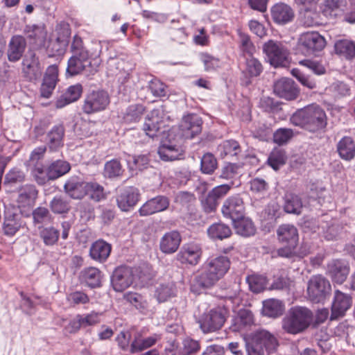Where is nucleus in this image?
<instances>
[{"label": "nucleus", "instance_id": "603ef678", "mask_svg": "<svg viewBox=\"0 0 355 355\" xmlns=\"http://www.w3.org/2000/svg\"><path fill=\"white\" fill-rule=\"evenodd\" d=\"M21 223L18 217L15 214H7L5 217L3 230L6 236H14L20 229Z\"/></svg>", "mask_w": 355, "mask_h": 355}, {"label": "nucleus", "instance_id": "49530a36", "mask_svg": "<svg viewBox=\"0 0 355 355\" xmlns=\"http://www.w3.org/2000/svg\"><path fill=\"white\" fill-rule=\"evenodd\" d=\"M71 169L70 164L64 160L53 162L48 167V175L51 180H55L67 173Z\"/></svg>", "mask_w": 355, "mask_h": 355}, {"label": "nucleus", "instance_id": "c03bdc74", "mask_svg": "<svg viewBox=\"0 0 355 355\" xmlns=\"http://www.w3.org/2000/svg\"><path fill=\"white\" fill-rule=\"evenodd\" d=\"M314 8L304 9V11L301 12L300 22L304 26L313 27L322 24L320 14Z\"/></svg>", "mask_w": 355, "mask_h": 355}, {"label": "nucleus", "instance_id": "6ab92c4d", "mask_svg": "<svg viewBox=\"0 0 355 355\" xmlns=\"http://www.w3.org/2000/svg\"><path fill=\"white\" fill-rule=\"evenodd\" d=\"M170 205V200L165 196H157L147 200L139 209V215L147 216L153 214L166 210Z\"/></svg>", "mask_w": 355, "mask_h": 355}, {"label": "nucleus", "instance_id": "6e6d98bb", "mask_svg": "<svg viewBox=\"0 0 355 355\" xmlns=\"http://www.w3.org/2000/svg\"><path fill=\"white\" fill-rule=\"evenodd\" d=\"M246 281L249 285L250 291L258 293L263 291L267 284L266 277L260 275H249L246 278Z\"/></svg>", "mask_w": 355, "mask_h": 355}, {"label": "nucleus", "instance_id": "9b49d317", "mask_svg": "<svg viewBox=\"0 0 355 355\" xmlns=\"http://www.w3.org/2000/svg\"><path fill=\"white\" fill-rule=\"evenodd\" d=\"M134 275L131 268L119 266L116 268L111 277V284L116 292H123L133 282Z\"/></svg>", "mask_w": 355, "mask_h": 355}, {"label": "nucleus", "instance_id": "6e6552de", "mask_svg": "<svg viewBox=\"0 0 355 355\" xmlns=\"http://www.w3.org/2000/svg\"><path fill=\"white\" fill-rule=\"evenodd\" d=\"M331 290L329 282L321 275L312 276L308 282L307 294L309 300L314 303L324 300Z\"/></svg>", "mask_w": 355, "mask_h": 355}, {"label": "nucleus", "instance_id": "39448f33", "mask_svg": "<svg viewBox=\"0 0 355 355\" xmlns=\"http://www.w3.org/2000/svg\"><path fill=\"white\" fill-rule=\"evenodd\" d=\"M110 103L107 92L103 89L92 90L86 94L82 110L86 114H92L106 110Z\"/></svg>", "mask_w": 355, "mask_h": 355}, {"label": "nucleus", "instance_id": "ddd939ff", "mask_svg": "<svg viewBox=\"0 0 355 355\" xmlns=\"http://www.w3.org/2000/svg\"><path fill=\"white\" fill-rule=\"evenodd\" d=\"M221 210L223 216L232 221L242 218L245 210L243 199L239 195L229 197L224 201Z\"/></svg>", "mask_w": 355, "mask_h": 355}, {"label": "nucleus", "instance_id": "5fc2aeb1", "mask_svg": "<svg viewBox=\"0 0 355 355\" xmlns=\"http://www.w3.org/2000/svg\"><path fill=\"white\" fill-rule=\"evenodd\" d=\"M124 299L141 313H146L148 311V302L144 300L141 295L129 292L124 295Z\"/></svg>", "mask_w": 355, "mask_h": 355}, {"label": "nucleus", "instance_id": "4be33fe9", "mask_svg": "<svg viewBox=\"0 0 355 355\" xmlns=\"http://www.w3.org/2000/svg\"><path fill=\"white\" fill-rule=\"evenodd\" d=\"M24 33L31 44L42 46L45 44L47 31L44 24H28L24 28Z\"/></svg>", "mask_w": 355, "mask_h": 355}, {"label": "nucleus", "instance_id": "f3484780", "mask_svg": "<svg viewBox=\"0 0 355 355\" xmlns=\"http://www.w3.org/2000/svg\"><path fill=\"white\" fill-rule=\"evenodd\" d=\"M103 42L102 41L94 42V44L98 47V49H95L94 51H90L85 46L82 37L78 35H75L73 37L70 49L72 53V55L80 57L83 60L84 58L92 59L100 56L101 53V44Z\"/></svg>", "mask_w": 355, "mask_h": 355}, {"label": "nucleus", "instance_id": "c85d7f7f", "mask_svg": "<svg viewBox=\"0 0 355 355\" xmlns=\"http://www.w3.org/2000/svg\"><path fill=\"white\" fill-rule=\"evenodd\" d=\"M102 272L96 267H88L83 269L79 275L80 282L90 288H98L101 286Z\"/></svg>", "mask_w": 355, "mask_h": 355}, {"label": "nucleus", "instance_id": "9d476101", "mask_svg": "<svg viewBox=\"0 0 355 355\" xmlns=\"http://www.w3.org/2000/svg\"><path fill=\"white\" fill-rule=\"evenodd\" d=\"M202 121L195 114L184 116L179 126L180 139H192L202 130Z\"/></svg>", "mask_w": 355, "mask_h": 355}, {"label": "nucleus", "instance_id": "b1692460", "mask_svg": "<svg viewBox=\"0 0 355 355\" xmlns=\"http://www.w3.org/2000/svg\"><path fill=\"white\" fill-rule=\"evenodd\" d=\"M22 71L25 76L30 80H37L42 73L39 59L34 53L26 55L22 62Z\"/></svg>", "mask_w": 355, "mask_h": 355}, {"label": "nucleus", "instance_id": "09e8293b", "mask_svg": "<svg viewBox=\"0 0 355 355\" xmlns=\"http://www.w3.org/2000/svg\"><path fill=\"white\" fill-rule=\"evenodd\" d=\"M123 171L120 161L117 159H112L105 162L103 176L108 179H114L121 177Z\"/></svg>", "mask_w": 355, "mask_h": 355}, {"label": "nucleus", "instance_id": "f03ea898", "mask_svg": "<svg viewBox=\"0 0 355 355\" xmlns=\"http://www.w3.org/2000/svg\"><path fill=\"white\" fill-rule=\"evenodd\" d=\"M291 122L309 132H315L327 125L324 110L318 105H310L297 110L291 117Z\"/></svg>", "mask_w": 355, "mask_h": 355}, {"label": "nucleus", "instance_id": "69168bd1", "mask_svg": "<svg viewBox=\"0 0 355 355\" xmlns=\"http://www.w3.org/2000/svg\"><path fill=\"white\" fill-rule=\"evenodd\" d=\"M245 70L250 76L257 77L262 72L263 67L259 60L250 56L249 58H246Z\"/></svg>", "mask_w": 355, "mask_h": 355}, {"label": "nucleus", "instance_id": "a18cd8bd", "mask_svg": "<svg viewBox=\"0 0 355 355\" xmlns=\"http://www.w3.org/2000/svg\"><path fill=\"white\" fill-rule=\"evenodd\" d=\"M336 53L347 60L355 58V44L349 40H339L335 44Z\"/></svg>", "mask_w": 355, "mask_h": 355}, {"label": "nucleus", "instance_id": "1a4fd4ad", "mask_svg": "<svg viewBox=\"0 0 355 355\" xmlns=\"http://www.w3.org/2000/svg\"><path fill=\"white\" fill-rule=\"evenodd\" d=\"M175 130H172L168 135L169 139L163 142L158 148V154L163 161H173L179 159L183 155L184 149L181 145V139L174 137Z\"/></svg>", "mask_w": 355, "mask_h": 355}, {"label": "nucleus", "instance_id": "338daca9", "mask_svg": "<svg viewBox=\"0 0 355 355\" xmlns=\"http://www.w3.org/2000/svg\"><path fill=\"white\" fill-rule=\"evenodd\" d=\"M200 349V345L198 340L187 338L182 341L181 349L182 355H195L199 352Z\"/></svg>", "mask_w": 355, "mask_h": 355}, {"label": "nucleus", "instance_id": "7c9ffc66", "mask_svg": "<svg viewBox=\"0 0 355 355\" xmlns=\"http://www.w3.org/2000/svg\"><path fill=\"white\" fill-rule=\"evenodd\" d=\"M83 92L81 85L76 84L69 86L66 91L55 101L57 108H62L64 106L73 103L79 99Z\"/></svg>", "mask_w": 355, "mask_h": 355}, {"label": "nucleus", "instance_id": "72a5a7b5", "mask_svg": "<svg viewBox=\"0 0 355 355\" xmlns=\"http://www.w3.org/2000/svg\"><path fill=\"white\" fill-rule=\"evenodd\" d=\"M70 35V29L68 25L64 26L62 28V35H59L55 41L51 42L49 46V51L52 53L51 55H62L66 46L69 43L68 38Z\"/></svg>", "mask_w": 355, "mask_h": 355}, {"label": "nucleus", "instance_id": "0e129e2a", "mask_svg": "<svg viewBox=\"0 0 355 355\" xmlns=\"http://www.w3.org/2000/svg\"><path fill=\"white\" fill-rule=\"evenodd\" d=\"M148 89L155 97H165L167 96V86L157 78H153L149 82Z\"/></svg>", "mask_w": 355, "mask_h": 355}, {"label": "nucleus", "instance_id": "e2e57ef3", "mask_svg": "<svg viewBox=\"0 0 355 355\" xmlns=\"http://www.w3.org/2000/svg\"><path fill=\"white\" fill-rule=\"evenodd\" d=\"M35 224L49 223L52 220V216L49 209L44 207H38L32 212Z\"/></svg>", "mask_w": 355, "mask_h": 355}, {"label": "nucleus", "instance_id": "680f3d73", "mask_svg": "<svg viewBox=\"0 0 355 355\" xmlns=\"http://www.w3.org/2000/svg\"><path fill=\"white\" fill-rule=\"evenodd\" d=\"M217 168V161L214 155L206 153L201 158L200 169L203 173L211 174Z\"/></svg>", "mask_w": 355, "mask_h": 355}, {"label": "nucleus", "instance_id": "bb28decb", "mask_svg": "<svg viewBox=\"0 0 355 355\" xmlns=\"http://www.w3.org/2000/svg\"><path fill=\"white\" fill-rule=\"evenodd\" d=\"M181 241V236L178 231L166 232L160 239L159 249L164 254H173L178 250Z\"/></svg>", "mask_w": 355, "mask_h": 355}, {"label": "nucleus", "instance_id": "f704fd0d", "mask_svg": "<svg viewBox=\"0 0 355 355\" xmlns=\"http://www.w3.org/2000/svg\"><path fill=\"white\" fill-rule=\"evenodd\" d=\"M177 288L173 282L159 283L155 288L154 297L158 302H165L176 295Z\"/></svg>", "mask_w": 355, "mask_h": 355}, {"label": "nucleus", "instance_id": "dca6fc26", "mask_svg": "<svg viewBox=\"0 0 355 355\" xmlns=\"http://www.w3.org/2000/svg\"><path fill=\"white\" fill-rule=\"evenodd\" d=\"M38 191L33 184H26L18 189V196L16 200L20 209H31L37 198Z\"/></svg>", "mask_w": 355, "mask_h": 355}, {"label": "nucleus", "instance_id": "f8f14e48", "mask_svg": "<svg viewBox=\"0 0 355 355\" xmlns=\"http://www.w3.org/2000/svg\"><path fill=\"white\" fill-rule=\"evenodd\" d=\"M140 193L137 188L125 187L119 190L116 196V203L123 211H128L139 202Z\"/></svg>", "mask_w": 355, "mask_h": 355}, {"label": "nucleus", "instance_id": "a211bd4d", "mask_svg": "<svg viewBox=\"0 0 355 355\" xmlns=\"http://www.w3.org/2000/svg\"><path fill=\"white\" fill-rule=\"evenodd\" d=\"M273 89L276 95L288 101L295 99L299 94V90L295 82L288 78H282L277 80Z\"/></svg>", "mask_w": 355, "mask_h": 355}, {"label": "nucleus", "instance_id": "774afa93", "mask_svg": "<svg viewBox=\"0 0 355 355\" xmlns=\"http://www.w3.org/2000/svg\"><path fill=\"white\" fill-rule=\"evenodd\" d=\"M32 175L36 182L40 185H44L48 180H51L48 175V169L45 172L44 165L42 164H35L32 170Z\"/></svg>", "mask_w": 355, "mask_h": 355}, {"label": "nucleus", "instance_id": "423d86ee", "mask_svg": "<svg viewBox=\"0 0 355 355\" xmlns=\"http://www.w3.org/2000/svg\"><path fill=\"white\" fill-rule=\"evenodd\" d=\"M263 51L273 67H286L288 64L289 51L281 42L270 40L263 44Z\"/></svg>", "mask_w": 355, "mask_h": 355}, {"label": "nucleus", "instance_id": "864d4df0", "mask_svg": "<svg viewBox=\"0 0 355 355\" xmlns=\"http://www.w3.org/2000/svg\"><path fill=\"white\" fill-rule=\"evenodd\" d=\"M49 207L56 214H67L71 208L69 201L61 196H55L50 202Z\"/></svg>", "mask_w": 355, "mask_h": 355}, {"label": "nucleus", "instance_id": "79ce46f5", "mask_svg": "<svg viewBox=\"0 0 355 355\" xmlns=\"http://www.w3.org/2000/svg\"><path fill=\"white\" fill-rule=\"evenodd\" d=\"M91 64L90 59L72 55L68 60L67 73L70 76L79 74Z\"/></svg>", "mask_w": 355, "mask_h": 355}, {"label": "nucleus", "instance_id": "4468645a", "mask_svg": "<svg viewBox=\"0 0 355 355\" xmlns=\"http://www.w3.org/2000/svg\"><path fill=\"white\" fill-rule=\"evenodd\" d=\"M164 125L163 110L154 109L146 117L143 129L149 137L153 138Z\"/></svg>", "mask_w": 355, "mask_h": 355}, {"label": "nucleus", "instance_id": "cd10ccee", "mask_svg": "<svg viewBox=\"0 0 355 355\" xmlns=\"http://www.w3.org/2000/svg\"><path fill=\"white\" fill-rule=\"evenodd\" d=\"M279 241L285 245H297L299 240L297 228L289 224L280 225L277 230Z\"/></svg>", "mask_w": 355, "mask_h": 355}, {"label": "nucleus", "instance_id": "c756f323", "mask_svg": "<svg viewBox=\"0 0 355 355\" xmlns=\"http://www.w3.org/2000/svg\"><path fill=\"white\" fill-rule=\"evenodd\" d=\"M273 21L278 24H285L294 17L293 9L285 3H277L271 9Z\"/></svg>", "mask_w": 355, "mask_h": 355}, {"label": "nucleus", "instance_id": "412c9836", "mask_svg": "<svg viewBox=\"0 0 355 355\" xmlns=\"http://www.w3.org/2000/svg\"><path fill=\"white\" fill-rule=\"evenodd\" d=\"M58 77V68L56 64L50 65L46 70L40 87L41 96L49 98L55 88Z\"/></svg>", "mask_w": 355, "mask_h": 355}, {"label": "nucleus", "instance_id": "a878e982", "mask_svg": "<svg viewBox=\"0 0 355 355\" xmlns=\"http://www.w3.org/2000/svg\"><path fill=\"white\" fill-rule=\"evenodd\" d=\"M328 272L334 282L343 284L349 275V266L345 261L333 260L328 264Z\"/></svg>", "mask_w": 355, "mask_h": 355}, {"label": "nucleus", "instance_id": "20e7f679", "mask_svg": "<svg viewBox=\"0 0 355 355\" xmlns=\"http://www.w3.org/2000/svg\"><path fill=\"white\" fill-rule=\"evenodd\" d=\"M229 311L224 306H217L204 313L198 320L204 333L216 331L224 325Z\"/></svg>", "mask_w": 355, "mask_h": 355}, {"label": "nucleus", "instance_id": "f257e3e1", "mask_svg": "<svg viewBox=\"0 0 355 355\" xmlns=\"http://www.w3.org/2000/svg\"><path fill=\"white\" fill-rule=\"evenodd\" d=\"M230 260L225 255L211 257L201 266L195 275L191 291L199 293L203 289L214 286L227 274L230 268Z\"/></svg>", "mask_w": 355, "mask_h": 355}, {"label": "nucleus", "instance_id": "052dcab7", "mask_svg": "<svg viewBox=\"0 0 355 355\" xmlns=\"http://www.w3.org/2000/svg\"><path fill=\"white\" fill-rule=\"evenodd\" d=\"M24 180V173L17 168H12L6 174L3 184L8 187H12L16 184L23 182Z\"/></svg>", "mask_w": 355, "mask_h": 355}, {"label": "nucleus", "instance_id": "ea45409f", "mask_svg": "<svg viewBox=\"0 0 355 355\" xmlns=\"http://www.w3.org/2000/svg\"><path fill=\"white\" fill-rule=\"evenodd\" d=\"M284 305L282 301L275 299H268L263 302L262 313L270 318H277L282 315Z\"/></svg>", "mask_w": 355, "mask_h": 355}, {"label": "nucleus", "instance_id": "aec40b11", "mask_svg": "<svg viewBox=\"0 0 355 355\" xmlns=\"http://www.w3.org/2000/svg\"><path fill=\"white\" fill-rule=\"evenodd\" d=\"M202 254L201 247L198 244L184 245L177 254V260L182 263L196 266Z\"/></svg>", "mask_w": 355, "mask_h": 355}, {"label": "nucleus", "instance_id": "2f4dec72", "mask_svg": "<svg viewBox=\"0 0 355 355\" xmlns=\"http://www.w3.org/2000/svg\"><path fill=\"white\" fill-rule=\"evenodd\" d=\"M111 250L110 244L103 240H98L91 245L89 255L93 260L102 263L107 260Z\"/></svg>", "mask_w": 355, "mask_h": 355}, {"label": "nucleus", "instance_id": "c9c22d12", "mask_svg": "<svg viewBox=\"0 0 355 355\" xmlns=\"http://www.w3.org/2000/svg\"><path fill=\"white\" fill-rule=\"evenodd\" d=\"M64 135V128L63 125H54L47 135V145L52 151L58 150L63 146V138Z\"/></svg>", "mask_w": 355, "mask_h": 355}, {"label": "nucleus", "instance_id": "a19ab883", "mask_svg": "<svg viewBox=\"0 0 355 355\" xmlns=\"http://www.w3.org/2000/svg\"><path fill=\"white\" fill-rule=\"evenodd\" d=\"M233 222L236 232L243 236L248 237L254 234L255 226L252 220L242 216Z\"/></svg>", "mask_w": 355, "mask_h": 355}, {"label": "nucleus", "instance_id": "3c124183", "mask_svg": "<svg viewBox=\"0 0 355 355\" xmlns=\"http://www.w3.org/2000/svg\"><path fill=\"white\" fill-rule=\"evenodd\" d=\"M86 196L95 202H100L106 198L104 187L96 182H87Z\"/></svg>", "mask_w": 355, "mask_h": 355}, {"label": "nucleus", "instance_id": "393cba45", "mask_svg": "<svg viewBox=\"0 0 355 355\" xmlns=\"http://www.w3.org/2000/svg\"><path fill=\"white\" fill-rule=\"evenodd\" d=\"M26 48V39L21 35H14L11 37L7 51L8 59L10 62L19 61L23 56Z\"/></svg>", "mask_w": 355, "mask_h": 355}, {"label": "nucleus", "instance_id": "4d7b16f0", "mask_svg": "<svg viewBox=\"0 0 355 355\" xmlns=\"http://www.w3.org/2000/svg\"><path fill=\"white\" fill-rule=\"evenodd\" d=\"M286 155L284 150L275 149L272 150L268 158V164L275 171H277L281 166L285 164Z\"/></svg>", "mask_w": 355, "mask_h": 355}, {"label": "nucleus", "instance_id": "473e14b6", "mask_svg": "<svg viewBox=\"0 0 355 355\" xmlns=\"http://www.w3.org/2000/svg\"><path fill=\"white\" fill-rule=\"evenodd\" d=\"M252 340L269 352L275 350L278 345L275 336L264 329L256 331Z\"/></svg>", "mask_w": 355, "mask_h": 355}, {"label": "nucleus", "instance_id": "8fccbe9b", "mask_svg": "<svg viewBox=\"0 0 355 355\" xmlns=\"http://www.w3.org/2000/svg\"><path fill=\"white\" fill-rule=\"evenodd\" d=\"M39 234L45 245L52 246L58 242L60 231L53 226L42 227L40 228Z\"/></svg>", "mask_w": 355, "mask_h": 355}, {"label": "nucleus", "instance_id": "bf43d9fd", "mask_svg": "<svg viewBox=\"0 0 355 355\" xmlns=\"http://www.w3.org/2000/svg\"><path fill=\"white\" fill-rule=\"evenodd\" d=\"M144 110V107L142 105H131L126 110L124 119L128 123L137 122L141 118Z\"/></svg>", "mask_w": 355, "mask_h": 355}, {"label": "nucleus", "instance_id": "0eeeda50", "mask_svg": "<svg viewBox=\"0 0 355 355\" xmlns=\"http://www.w3.org/2000/svg\"><path fill=\"white\" fill-rule=\"evenodd\" d=\"M325 44L324 38L318 32H306L298 39L297 49L303 55L310 56L321 51Z\"/></svg>", "mask_w": 355, "mask_h": 355}, {"label": "nucleus", "instance_id": "5701e85b", "mask_svg": "<svg viewBox=\"0 0 355 355\" xmlns=\"http://www.w3.org/2000/svg\"><path fill=\"white\" fill-rule=\"evenodd\" d=\"M87 182L83 181L79 177L69 178L64 185V192L71 198L83 199L86 196Z\"/></svg>", "mask_w": 355, "mask_h": 355}, {"label": "nucleus", "instance_id": "58836bf2", "mask_svg": "<svg viewBox=\"0 0 355 355\" xmlns=\"http://www.w3.org/2000/svg\"><path fill=\"white\" fill-rule=\"evenodd\" d=\"M159 339L160 336L157 334H153L145 338L135 337L130 345V352L131 354L140 352L153 346Z\"/></svg>", "mask_w": 355, "mask_h": 355}, {"label": "nucleus", "instance_id": "4c0bfd02", "mask_svg": "<svg viewBox=\"0 0 355 355\" xmlns=\"http://www.w3.org/2000/svg\"><path fill=\"white\" fill-rule=\"evenodd\" d=\"M284 210L286 213L296 215L302 213L303 205L299 196L293 193H286L284 195Z\"/></svg>", "mask_w": 355, "mask_h": 355}, {"label": "nucleus", "instance_id": "de8ad7c7", "mask_svg": "<svg viewBox=\"0 0 355 355\" xmlns=\"http://www.w3.org/2000/svg\"><path fill=\"white\" fill-rule=\"evenodd\" d=\"M217 150L222 158L232 157L239 155L241 152V147L235 140H226L218 146Z\"/></svg>", "mask_w": 355, "mask_h": 355}, {"label": "nucleus", "instance_id": "7ed1b4c3", "mask_svg": "<svg viewBox=\"0 0 355 355\" xmlns=\"http://www.w3.org/2000/svg\"><path fill=\"white\" fill-rule=\"evenodd\" d=\"M313 318V312L308 308L292 307L282 320V329L290 334L302 333L310 326Z\"/></svg>", "mask_w": 355, "mask_h": 355}, {"label": "nucleus", "instance_id": "13d9d810", "mask_svg": "<svg viewBox=\"0 0 355 355\" xmlns=\"http://www.w3.org/2000/svg\"><path fill=\"white\" fill-rule=\"evenodd\" d=\"M67 301L71 306H77L88 304L90 298L86 293L82 291H76L67 295Z\"/></svg>", "mask_w": 355, "mask_h": 355}, {"label": "nucleus", "instance_id": "e433bc0d", "mask_svg": "<svg viewBox=\"0 0 355 355\" xmlns=\"http://www.w3.org/2000/svg\"><path fill=\"white\" fill-rule=\"evenodd\" d=\"M337 152L344 160L350 161L355 157V143L352 137H344L337 144Z\"/></svg>", "mask_w": 355, "mask_h": 355}, {"label": "nucleus", "instance_id": "2eb2a0df", "mask_svg": "<svg viewBox=\"0 0 355 355\" xmlns=\"http://www.w3.org/2000/svg\"><path fill=\"white\" fill-rule=\"evenodd\" d=\"M352 304V297L338 290L335 291L331 304V320L343 317Z\"/></svg>", "mask_w": 355, "mask_h": 355}, {"label": "nucleus", "instance_id": "37998d69", "mask_svg": "<svg viewBox=\"0 0 355 355\" xmlns=\"http://www.w3.org/2000/svg\"><path fill=\"white\" fill-rule=\"evenodd\" d=\"M207 234L211 239L223 240L231 236L232 230L227 225L216 223L208 227Z\"/></svg>", "mask_w": 355, "mask_h": 355}]
</instances>
